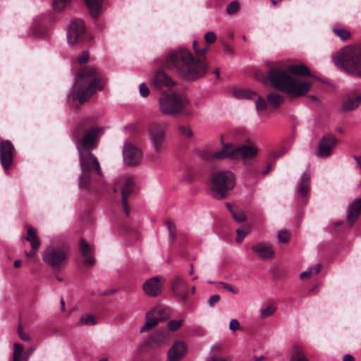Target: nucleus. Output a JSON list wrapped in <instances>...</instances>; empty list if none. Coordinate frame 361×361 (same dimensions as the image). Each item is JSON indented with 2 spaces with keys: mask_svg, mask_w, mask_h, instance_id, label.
Masks as SVG:
<instances>
[{
  "mask_svg": "<svg viewBox=\"0 0 361 361\" xmlns=\"http://www.w3.org/2000/svg\"><path fill=\"white\" fill-rule=\"evenodd\" d=\"M101 130L102 129L98 128H90L85 130L83 136L76 141L80 167L78 182L80 188H88L95 176H103L97 158L91 152V149L97 145Z\"/></svg>",
  "mask_w": 361,
  "mask_h": 361,
  "instance_id": "nucleus-1",
  "label": "nucleus"
},
{
  "mask_svg": "<svg viewBox=\"0 0 361 361\" xmlns=\"http://www.w3.org/2000/svg\"><path fill=\"white\" fill-rule=\"evenodd\" d=\"M166 66L173 69L185 80L194 81L204 75L207 66L202 59H195L185 48L171 51L166 59Z\"/></svg>",
  "mask_w": 361,
  "mask_h": 361,
  "instance_id": "nucleus-2",
  "label": "nucleus"
},
{
  "mask_svg": "<svg viewBox=\"0 0 361 361\" xmlns=\"http://www.w3.org/2000/svg\"><path fill=\"white\" fill-rule=\"evenodd\" d=\"M98 75L94 68H82L76 76L72 90L73 101L83 104L98 90L104 86L101 78H95Z\"/></svg>",
  "mask_w": 361,
  "mask_h": 361,
  "instance_id": "nucleus-3",
  "label": "nucleus"
},
{
  "mask_svg": "<svg viewBox=\"0 0 361 361\" xmlns=\"http://www.w3.org/2000/svg\"><path fill=\"white\" fill-rule=\"evenodd\" d=\"M268 76L271 85L276 90L283 91L293 97L305 94L310 90L312 82L295 79L279 68H271Z\"/></svg>",
  "mask_w": 361,
  "mask_h": 361,
  "instance_id": "nucleus-4",
  "label": "nucleus"
},
{
  "mask_svg": "<svg viewBox=\"0 0 361 361\" xmlns=\"http://www.w3.org/2000/svg\"><path fill=\"white\" fill-rule=\"evenodd\" d=\"M335 65L349 74L361 78V50L351 47H344L332 56Z\"/></svg>",
  "mask_w": 361,
  "mask_h": 361,
  "instance_id": "nucleus-5",
  "label": "nucleus"
},
{
  "mask_svg": "<svg viewBox=\"0 0 361 361\" xmlns=\"http://www.w3.org/2000/svg\"><path fill=\"white\" fill-rule=\"evenodd\" d=\"M190 104L189 99L176 92L163 94L159 97V109L164 115L176 116L183 114L190 116L192 114L191 110L185 109Z\"/></svg>",
  "mask_w": 361,
  "mask_h": 361,
  "instance_id": "nucleus-6",
  "label": "nucleus"
},
{
  "mask_svg": "<svg viewBox=\"0 0 361 361\" xmlns=\"http://www.w3.org/2000/svg\"><path fill=\"white\" fill-rule=\"evenodd\" d=\"M209 182L212 195L220 200L226 198L228 191L234 188L235 178L231 171H221L213 173Z\"/></svg>",
  "mask_w": 361,
  "mask_h": 361,
  "instance_id": "nucleus-7",
  "label": "nucleus"
},
{
  "mask_svg": "<svg viewBox=\"0 0 361 361\" xmlns=\"http://www.w3.org/2000/svg\"><path fill=\"white\" fill-rule=\"evenodd\" d=\"M168 124L164 122H152L148 128V137L154 151L161 153L167 148L166 133Z\"/></svg>",
  "mask_w": 361,
  "mask_h": 361,
  "instance_id": "nucleus-8",
  "label": "nucleus"
},
{
  "mask_svg": "<svg viewBox=\"0 0 361 361\" xmlns=\"http://www.w3.org/2000/svg\"><path fill=\"white\" fill-rule=\"evenodd\" d=\"M42 260L51 267H59L68 258V249L65 246H47L42 253Z\"/></svg>",
  "mask_w": 361,
  "mask_h": 361,
  "instance_id": "nucleus-9",
  "label": "nucleus"
},
{
  "mask_svg": "<svg viewBox=\"0 0 361 361\" xmlns=\"http://www.w3.org/2000/svg\"><path fill=\"white\" fill-rule=\"evenodd\" d=\"M123 161L126 166H135L142 161V154L140 149L130 144H125L123 148Z\"/></svg>",
  "mask_w": 361,
  "mask_h": 361,
  "instance_id": "nucleus-10",
  "label": "nucleus"
},
{
  "mask_svg": "<svg viewBox=\"0 0 361 361\" xmlns=\"http://www.w3.org/2000/svg\"><path fill=\"white\" fill-rule=\"evenodd\" d=\"M164 279L163 276H154L147 279L142 284V290L150 297L159 296L162 293Z\"/></svg>",
  "mask_w": 361,
  "mask_h": 361,
  "instance_id": "nucleus-11",
  "label": "nucleus"
},
{
  "mask_svg": "<svg viewBox=\"0 0 361 361\" xmlns=\"http://www.w3.org/2000/svg\"><path fill=\"white\" fill-rule=\"evenodd\" d=\"M14 147L11 141L0 140V160L5 170L10 168L13 162Z\"/></svg>",
  "mask_w": 361,
  "mask_h": 361,
  "instance_id": "nucleus-12",
  "label": "nucleus"
},
{
  "mask_svg": "<svg viewBox=\"0 0 361 361\" xmlns=\"http://www.w3.org/2000/svg\"><path fill=\"white\" fill-rule=\"evenodd\" d=\"M85 32V23L81 19H75L71 22L68 32L67 39L69 44H74L82 36Z\"/></svg>",
  "mask_w": 361,
  "mask_h": 361,
  "instance_id": "nucleus-13",
  "label": "nucleus"
},
{
  "mask_svg": "<svg viewBox=\"0 0 361 361\" xmlns=\"http://www.w3.org/2000/svg\"><path fill=\"white\" fill-rule=\"evenodd\" d=\"M171 290L175 296L182 301L188 300L186 283L180 275H176L172 279Z\"/></svg>",
  "mask_w": 361,
  "mask_h": 361,
  "instance_id": "nucleus-14",
  "label": "nucleus"
},
{
  "mask_svg": "<svg viewBox=\"0 0 361 361\" xmlns=\"http://www.w3.org/2000/svg\"><path fill=\"white\" fill-rule=\"evenodd\" d=\"M337 143V140L332 135L324 136L319 142L317 156L322 158L329 156Z\"/></svg>",
  "mask_w": 361,
  "mask_h": 361,
  "instance_id": "nucleus-15",
  "label": "nucleus"
},
{
  "mask_svg": "<svg viewBox=\"0 0 361 361\" xmlns=\"http://www.w3.org/2000/svg\"><path fill=\"white\" fill-rule=\"evenodd\" d=\"M253 252L262 259H271L275 256V252L271 244L258 242L252 246Z\"/></svg>",
  "mask_w": 361,
  "mask_h": 361,
  "instance_id": "nucleus-16",
  "label": "nucleus"
},
{
  "mask_svg": "<svg viewBox=\"0 0 361 361\" xmlns=\"http://www.w3.org/2000/svg\"><path fill=\"white\" fill-rule=\"evenodd\" d=\"M361 103V94L357 92L347 93L343 99L342 110L350 111L357 108Z\"/></svg>",
  "mask_w": 361,
  "mask_h": 361,
  "instance_id": "nucleus-17",
  "label": "nucleus"
},
{
  "mask_svg": "<svg viewBox=\"0 0 361 361\" xmlns=\"http://www.w3.org/2000/svg\"><path fill=\"white\" fill-rule=\"evenodd\" d=\"M161 317V310L160 308H154L148 312L146 314L147 322L141 328L140 332L149 331L157 326Z\"/></svg>",
  "mask_w": 361,
  "mask_h": 361,
  "instance_id": "nucleus-18",
  "label": "nucleus"
},
{
  "mask_svg": "<svg viewBox=\"0 0 361 361\" xmlns=\"http://www.w3.org/2000/svg\"><path fill=\"white\" fill-rule=\"evenodd\" d=\"M258 149L251 145H241L234 148V158L237 159H248L257 156Z\"/></svg>",
  "mask_w": 361,
  "mask_h": 361,
  "instance_id": "nucleus-19",
  "label": "nucleus"
},
{
  "mask_svg": "<svg viewBox=\"0 0 361 361\" xmlns=\"http://www.w3.org/2000/svg\"><path fill=\"white\" fill-rule=\"evenodd\" d=\"M152 84L157 87H171L175 85L176 82L162 70L156 72Z\"/></svg>",
  "mask_w": 361,
  "mask_h": 361,
  "instance_id": "nucleus-20",
  "label": "nucleus"
},
{
  "mask_svg": "<svg viewBox=\"0 0 361 361\" xmlns=\"http://www.w3.org/2000/svg\"><path fill=\"white\" fill-rule=\"evenodd\" d=\"M185 351V344L183 342L176 341L169 350L167 361H180Z\"/></svg>",
  "mask_w": 361,
  "mask_h": 361,
  "instance_id": "nucleus-21",
  "label": "nucleus"
},
{
  "mask_svg": "<svg viewBox=\"0 0 361 361\" xmlns=\"http://www.w3.org/2000/svg\"><path fill=\"white\" fill-rule=\"evenodd\" d=\"M310 190V172L306 170L302 174L298 185V192L302 197H306Z\"/></svg>",
  "mask_w": 361,
  "mask_h": 361,
  "instance_id": "nucleus-22",
  "label": "nucleus"
},
{
  "mask_svg": "<svg viewBox=\"0 0 361 361\" xmlns=\"http://www.w3.org/2000/svg\"><path fill=\"white\" fill-rule=\"evenodd\" d=\"M361 212V197L355 200L349 207L347 220L351 226L358 218Z\"/></svg>",
  "mask_w": 361,
  "mask_h": 361,
  "instance_id": "nucleus-23",
  "label": "nucleus"
},
{
  "mask_svg": "<svg viewBox=\"0 0 361 361\" xmlns=\"http://www.w3.org/2000/svg\"><path fill=\"white\" fill-rule=\"evenodd\" d=\"M79 246L80 253L85 259V262L89 266L93 265L94 264V259L93 258L92 249L90 245L87 241L82 238L80 240Z\"/></svg>",
  "mask_w": 361,
  "mask_h": 361,
  "instance_id": "nucleus-24",
  "label": "nucleus"
},
{
  "mask_svg": "<svg viewBox=\"0 0 361 361\" xmlns=\"http://www.w3.org/2000/svg\"><path fill=\"white\" fill-rule=\"evenodd\" d=\"M234 148L231 145L228 144L224 147L223 149L216 152L212 153L210 155L212 159H223L226 158L235 159L234 158Z\"/></svg>",
  "mask_w": 361,
  "mask_h": 361,
  "instance_id": "nucleus-25",
  "label": "nucleus"
},
{
  "mask_svg": "<svg viewBox=\"0 0 361 361\" xmlns=\"http://www.w3.org/2000/svg\"><path fill=\"white\" fill-rule=\"evenodd\" d=\"M86 3L91 16L97 18L101 13L104 0H84Z\"/></svg>",
  "mask_w": 361,
  "mask_h": 361,
  "instance_id": "nucleus-26",
  "label": "nucleus"
},
{
  "mask_svg": "<svg viewBox=\"0 0 361 361\" xmlns=\"http://www.w3.org/2000/svg\"><path fill=\"white\" fill-rule=\"evenodd\" d=\"M29 358V353L24 351L23 346L18 343L13 344V352L12 361H27Z\"/></svg>",
  "mask_w": 361,
  "mask_h": 361,
  "instance_id": "nucleus-27",
  "label": "nucleus"
},
{
  "mask_svg": "<svg viewBox=\"0 0 361 361\" xmlns=\"http://www.w3.org/2000/svg\"><path fill=\"white\" fill-rule=\"evenodd\" d=\"M288 71L298 76H310V72L308 68L303 63L293 64L288 67Z\"/></svg>",
  "mask_w": 361,
  "mask_h": 361,
  "instance_id": "nucleus-28",
  "label": "nucleus"
},
{
  "mask_svg": "<svg viewBox=\"0 0 361 361\" xmlns=\"http://www.w3.org/2000/svg\"><path fill=\"white\" fill-rule=\"evenodd\" d=\"M25 239L30 242L31 247L38 249L40 246V240L37 235V230L33 227L27 228V233Z\"/></svg>",
  "mask_w": 361,
  "mask_h": 361,
  "instance_id": "nucleus-29",
  "label": "nucleus"
},
{
  "mask_svg": "<svg viewBox=\"0 0 361 361\" xmlns=\"http://www.w3.org/2000/svg\"><path fill=\"white\" fill-rule=\"evenodd\" d=\"M233 95L237 99H251L257 97V93L250 89H235L233 90Z\"/></svg>",
  "mask_w": 361,
  "mask_h": 361,
  "instance_id": "nucleus-30",
  "label": "nucleus"
},
{
  "mask_svg": "<svg viewBox=\"0 0 361 361\" xmlns=\"http://www.w3.org/2000/svg\"><path fill=\"white\" fill-rule=\"evenodd\" d=\"M267 99L270 106L273 108H277L280 106L285 100V98L283 95L275 92L269 93L267 96Z\"/></svg>",
  "mask_w": 361,
  "mask_h": 361,
  "instance_id": "nucleus-31",
  "label": "nucleus"
},
{
  "mask_svg": "<svg viewBox=\"0 0 361 361\" xmlns=\"http://www.w3.org/2000/svg\"><path fill=\"white\" fill-rule=\"evenodd\" d=\"M169 334L167 331H157L152 335L151 342L157 345L162 344L168 340Z\"/></svg>",
  "mask_w": 361,
  "mask_h": 361,
  "instance_id": "nucleus-32",
  "label": "nucleus"
},
{
  "mask_svg": "<svg viewBox=\"0 0 361 361\" xmlns=\"http://www.w3.org/2000/svg\"><path fill=\"white\" fill-rule=\"evenodd\" d=\"M133 179L130 177H128L125 180L124 185H123L121 190L122 199L128 200V197L133 192Z\"/></svg>",
  "mask_w": 361,
  "mask_h": 361,
  "instance_id": "nucleus-33",
  "label": "nucleus"
},
{
  "mask_svg": "<svg viewBox=\"0 0 361 361\" xmlns=\"http://www.w3.org/2000/svg\"><path fill=\"white\" fill-rule=\"evenodd\" d=\"M293 350L294 352L290 357V361H308L300 346L295 345L293 346Z\"/></svg>",
  "mask_w": 361,
  "mask_h": 361,
  "instance_id": "nucleus-34",
  "label": "nucleus"
},
{
  "mask_svg": "<svg viewBox=\"0 0 361 361\" xmlns=\"http://www.w3.org/2000/svg\"><path fill=\"white\" fill-rule=\"evenodd\" d=\"M322 269L321 264H317L314 267L309 268L307 270L302 271L300 277L302 280H305L309 279L312 274H317Z\"/></svg>",
  "mask_w": 361,
  "mask_h": 361,
  "instance_id": "nucleus-35",
  "label": "nucleus"
},
{
  "mask_svg": "<svg viewBox=\"0 0 361 361\" xmlns=\"http://www.w3.org/2000/svg\"><path fill=\"white\" fill-rule=\"evenodd\" d=\"M71 2V0H52V8L55 12H61Z\"/></svg>",
  "mask_w": 361,
  "mask_h": 361,
  "instance_id": "nucleus-36",
  "label": "nucleus"
},
{
  "mask_svg": "<svg viewBox=\"0 0 361 361\" xmlns=\"http://www.w3.org/2000/svg\"><path fill=\"white\" fill-rule=\"evenodd\" d=\"M96 324L95 318L91 314H85L82 315L78 322H77L78 326H83V325H94Z\"/></svg>",
  "mask_w": 361,
  "mask_h": 361,
  "instance_id": "nucleus-37",
  "label": "nucleus"
},
{
  "mask_svg": "<svg viewBox=\"0 0 361 361\" xmlns=\"http://www.w3.org/2000/svg\"><path fill=\"white\" fill-rule=\"evenodd\" d=\"M276 312V307L274 305H268L267 307H262L260 310V317L262 319H264L266 317H270Z\"/></svg>",
  "mask_w": 361,
  "mask_h": 361,
  "instance_id": "nucleus-38",
  "label": "nucleus"
},
{
  "mask_svg": "<svg viewBox=\"0 0 361 361\" xmlns=\"http://www.w3.org/2000/svg\"><path fill=\"white\" fill-rule=\"evenodd\" d=\"M231 215L235 221L238 223H243L247 220L245 212L239 209H235V211Z\"/></svg>",
  "mask_w": 361,
  "mask_h": 361,
  "instance_id": "nucleus-39",
  "label": "nucleus"
},
{
  "mask_svg": "<svg viewBox=\"0 0 361 361\" xmlns=\"http://www.w3.org/2000/svg\"><path fill=\"white\" fill-rule=\"evenodd\" d=\"M332 30L334 33L339 37L342 40H346L350 36L349 31L343 28H333Z\"/></svg>",
  "mask_w": 361,
  "mask_h": 361,
  "instance_id": "nucleus-40",
  "label": "nucleus"
},
{
  "mask_svg": "<svg viewBox=\"0 0 361 361\" xmlns=\"http://www.w3.org/2000/svg\"><path fill=\"white\" fill-rule=\"evenodd\" d=\"M255 107L258 113L264 111L267 107L265 99L261 97H257L255 100Z\"/></svg>",
  "mask_w": 361,
  "mask_h": 361,
  "instance_id": "nucleus-41",
  "label": "nucleus"
},
{
  "mask_svg": "<svg viewBox=\"0 0 361 361\" xmlns=\"http://www.w3.org/2000/svg\"><path fill=\"white\" fill-rule=\"evenodd\" d=\"M239 2L238 1H233L226 6V13L228 15L234 14L239 10Z\"/></svg>",
  "mask_w": 361,
  "mask_h": 361,
  "instance_id": "nucleus-42",
  "label": "nucleus"
},
{
  "mask_svg": "<svg viewBox=\"0 0 361 361\" xmlns=\"http://www.w3.org/2000/svg\"><path fill=\"white\" fill-rule=\"evenodd\" d=\"M166 226L168 228L170 239L172 242H173L176 238V226H175L174 224L171 221H167Z\"/></svg>",
  "mask_w": 361,
  "mask_h": 361,
  "instance_id": "nucleus-43",
  "label": "nucleus"
},
{
  "mask_svg": "<svg viewBox=\"0 0 361 361\" xmlns=\"http://www.w3.org/2000/svg\"><path fill=\"white\" fill-rule=\"evenodd\" d=\"M250 228H246L243 230L237 229L236 230L237 237L235 239L236 242L238 243H240L243 241V240L245 238V237L250 233Z\"/></svg>",
  "mask_w": 361,
  "mask_h": 361,
  "instance_id": "nucleus-44",
  "label": "nucleus"
},
{
  "mask_svg": "<svg viewBox=\"0 0 361 361\" xmlns=\"http://www.w3.org/2000/svg\"><path fill=\"white\" fill-rule=\"evenodd\" d=\"M178 130L180 135L185 138H191L193 135L192 131L189 127L180 126Z\"/></svg>",
  "mask_w": 361,
  "mask_h": 361,
  "instance_id": "nucleus-45",
  "label": "nucleus"
},
{
  "mask_svg": "<svg viewBox=\"0 0 361 361\" xmlns=\"http://www.w3.org/2000/svg\"><path fill=\"white\" fill-rule=\"evenodd\" d=\"M183 319H176V320H171L168 323V327L172 330L175 331L178 329L183 324Z\"/></svg>",
  "mask_w": 361,
  "mask_h": 361,
  "instance_id": "nucleus-46",
  "label": "nucleus"
},
{
  "mask_svg": "<svg viewBox=\"0 0 361 361\" xmlns=\"http://www.w3.org/2000/svg\"><path fill=\"white\" fill-rule=\"evenodd\" d=\"M277 238L280 243H286L289 240V234L287 231H281L278 233Z\"/></svg>",
  "mask_w": 361,
  "mask_h": 361,
  "instance_id": "nucleus-47",
  "label": "nucleus"
},
{
  "mask_svg": "<svg viewBox=\"0 0 361 361\" xmlns=\"http://www.w3.org/2000/svg\"><path fill=\"white\" fill-rule=\"evenodd\" d=\"M204 40L208 44H212L216 41V37L214 32L209 31L205 33Z\"/></svg>",
  "mask_w": 361,
  "mask_h": 361,
  "instance_id": "nucleus-48",
  "label": "nucleus"
},
{
  "mask_svg": "<svg viewBox=\"0 0 361 361\" xmlns=\"http://www.w3.org/2000/svg\"><path fill=\"white\" fill-rule=\"evenodd\" d=\"M89 52L87 51H82L78 56V62L80 64H85L89 61Z\"/></svg>",
  "mask_w": 361,
  "mask_h": 361,
  "instance_id": "nucleus-49",
  "label": "nucleus"
},
{
  "mask_svg": "<svg viewBox=\"0 0 361 361\" xmlns=\"http://www.w3.org/2000/svg\"><path fill=\"white\" fill-rule=\"evenodd\" d=\"M286 149L285 147H281L280 149H279L278 150H276V151H273L270 156L274 158V159H277L280 157H281L282 155H283L286 152Z\"/></svg>",
  "mask_w": 361,
  "mask_h": 361,
  "instance_id": "nucleus-50",
  "label": "nucleus"
},
{
  "mask_svg": "<svg viewBox=\"0 0 361 361\" xmlns=\"http://www.w3.org/2000/svg\"><path fill=\"white\" fill-rule=\"evenodd\" d=\"M149 93V90L145 83L142 82L140 85V94L142 97H147Z\"/></svg>",
  "mask_w": 361,
  "mask_h": 361,
  "instance_id": "nucleus-51",
  "label": "nucleus"
},
{
  "mask_svg": "<svg viewBox=\"0 0 361 361\" xmlns=\"http://www.w3.org/2000/svg\"><path fill=\"white\" fill-rule=\"evenodd\" d=\"M222 286L225 290L230 291V292L233 293V294H238L239 292L238 288H233L230 284H228L226 283H222Z\"/></svg>",
  "mask_w": 361,
  "mask_h": 361,
  "instance_id": "nucleus-52",
  "label": "nucleus"
},
{
  "mask_svg": "<svg viewBox=\"0 0 361 361\" xmlns=\"http://www.w3.org/2000/svg\"><path fill=\"white\" fill-rule=\"evenodd\" d=\"M239 326H240V324L237 319H233L231 320L230 324H229V328L231 331L236 330L237 329H238Z\"/></svg>",
  "mask_w": 361,
  "mask_h": 361,
  "instance_id": "nucleus-53",
  "label": "nucleus"
},
{
  "mask_svg": "<svg viewBox=\"0 0 361 361\" xmlns=\"http://www.w3.org/2000/svg\"><path fill=\"white\" fill-rule=\"evenodd\" d=\"M220 300V296L219 295H213L209 298V305L210 306H213L216 304Z\"/></svg>",
  "mask_w": 361,
  "mask_h": 361,
  "instance_id": "nucleus-54",
  "label": "nucleus"
},
{
  "mask_svg": "<svg viewBox=\"0 0 361 361\" xmlns=\"http://www.w3.org/2000/svg\"><path fill=\"white\" fill-rule=\"evenodd\" d=\"M231 358L229 357H209L207 361H230Z\"/></svg>",
  "mask_w": 361,
  "mask_h": 361,
  "instance_id": "nucleus-55",
  "label": "nucleus"
},
{
  "mask_svg": "<svg viewBox=\"0 0 361 361\" xmlns=\"http://www.w3.org/2000/svg\"><path fill=\"white\" fill-rule=\"evenodd\" d=\"M18 333L21 339L24 341H29L30 339L28 335L23 333V329L20 327L18 328Z\"/></svg>",
  "mask_w": 361,
  "mask_h": 361,
  "instance_id": "nucleus-56",
  "label": "nucleus"
},
{
  "mask_svg": "<svg viewBox=\"0 0 361 361\" xmlns=\"http://www.w3.org/2000/svg\"><path fill=\"white\" fill-rule=\"evenodd\" d=\"M122 203L123 206V210L125 213L128 215L130 214V206L128 204V200L122 199Z\"/></svg>",
  "mask_w": 361,
  "mask_h": 361,
  "instance_id": "nucleus-57",
  "label": "nucleus"
},
{
  "mask_svg": "<svg viewBox=\"0 0 361 361\" xmlns=\"http://www.w3.org/2000/svg\"><path fill=\"white\" fill-rule=\"evenodd\" d=\"M37 250L38 249H34L31 247V250L29 252H25V255L30 258L34 257L37 252Z\"/></svg>",
  "mask_w": 361,
  "mask_h": 361,
  "instance_id": "nucleus-58",
  "label": "nucleus"
},
{
  "mask_svg": "<svg viewBox=\"0 0 361 361\" xmlns=\"http://www.w3.org/2000/svg\"><path fill=\"white\" fill-rule=\"evenodd\" d=\"M343 361H353V357L351 355L347 354L344 355Z\"/></svg>",
  "mask_w": 361,
  "mask_h": 361,
  "instance_id": "nucleus-59",
  "label": "nucleus"
},
{
  "mask_svg": "<svg viewBox=\"0 0 361 361\" xmlns=\"http://www.w3.org/2000/svg\"><path fill=\"white\" fill-rule=\"evenodd\" d=\"M208 51V47H204L199 51H197V54H204Z\"/></svg>",
  "mask_w": 361,
  "mask_h": 361,
  "instance_id": "nucleus-60",
  "label": "nucleus"
},
{
  "mask_svg": "<svg viewBox=\"0 0 361 361\" xmlns=\"http://www.w3.org/2000/svg\"><path fill=\"white\" fill-rule=\"evenodd\" d=\"M226 205L227 207V208L228 209V210L230 211V212L231 213V214H233V212H234L235 211V209H234L232 207V205L228 203V202H226Z\"/></svg>",
  "mask_w": 361,
  "mask_h": 361,
  "instance_id": "nucleus-61",
  "label": "nucleus"
},
{
  "mask_svg": "<svg viewBox=\"0 0 361 361\" xmlns=\"http://www.w3.org/2000/svg\"><path fill=\"white\" fill-rule=\"evenodd\" d=\"M20 264H21V261L20 259H16L14 261V263H13L14 267L18 268L20 266Z\"/></svg>",
  "mask_w": 361,
  "mask_h": 361,
  "instance_id": "nucleus-62",
  "label": "nucleus"
},
{
  "mask_svg": "<svg viewBox=\"0 0 361 361\" xmlns=\"http://www.w3.org/2000/svg\"><path fill=\"white\" fill-rule=\"evenodd\" d=\"M271 166L267 165V169L262 172V174L263 175L267 174L269 172V171L271 170Z\"/></svg>",
  "mask_w": 361,
  "mask_h": 361,
  "instance_id": "nucleus-63",
  "label": "nucleus"
},
{
  "mask_svg": "<svg viewBox=\"0 0 361 361\" xmlns=\"http://www.w3.org/2000/svg\"><path fill=\"white\" fill-rule=\"evenodd\" d=\"M197 46H198L197 42V41H194L193 43H192V47H193V49H195L196 53H197V51H199V49H197Z\"/></svg>",
  "mask_w": 361,
  "mask_h": 361,
  "instance_id": "nucleus-64",
  "label": "nucleus"
}]
</instances>
